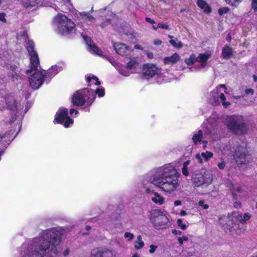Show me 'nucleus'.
I'll use <instances>...</instances> for the list:
<instances>
[{
    "label": "nucleus",
    "mask_w": 257,
    "mask_h": 257,
    "mask_svg": "<svg viewBox=\"0 0 257 257\" xmlns=\"http://www.w3.org/2000/svg\"><path fill=\"white\" fill-rule=\"evenodd\" d=\"M62 235L60 228L43 231L32 241L28 257H56L57 246L62 240Z\"/></svg>",
    "instance_id": "1"
},
{
    "label": "nucleus",
    "mask_w": 257,
    "mask_h": 257,
    "mask_svg": "<svg viewBox=\"0 0 257 257\" xmlns=\"http://www.w3.org/2000/svg\"><path fill=\"white\" fill-rule=\"evenodd\" d=\"M180 174L172 164H165L157 168L147 177V180L159 188L165 194H171L180 186Z\"/></svg>",
    "instance_id": "2"
},
{
    "label": "nucleus",
    "mask_w": 257,
    "mask_h": 257,
    "mask_svg": "<svg viewBox=\"0 0 257 257\" xmlns=\"http://www.w3.org/2000/svg\"><path fill=\"white\" fill-rule=\"evenodd\" d=\"M27 49L30 56L31 70H27V73H29L33 70H35L34 74L29 77L30 85L33 89L39 88L46 81L43 72L36 71V69L39 65V60L36 52L34 50V43L29 42L27 45Z\"/></svg>",
    "instance_id": "3"
},
{
    "label": "nucleus",
    "mask_w": 257,
    "mask_h": 257,
    "mask_svg": "<svg viewBox=\"0 0 257 257\" xmlns=\"http://www.w3.org/2000/svg\"><path fill=\"white\" fill-rule=\"evenodd\" d=\"M94 99V90L87 88L79 90L74 93L72 102L74 105L77 106H82L85 103L87 106H89Z\"/></svg>",
    "instance_id": "4"
},
{
    "label": "nucleus",
    "mask_w": 257,
    "mask_h": 257,
    "mask_svg": "<svg viewBox=\"0 0 257 257\" xmlns=\"http://www.w3.org/2000/svg\"><path fill=\"white\" fill-rule=\"evenodd\" d=\"M142 72L143 78L147 80L154 78L159 84L167 81L165 76L162 73L161 68L153 63L145 64L143 66Z\"/></svg>",
    "instance_id": "5"
},
{
    "label": "nucleus",
    "mask_w": 257,
    "mask_h": 257,
    "mask_svg": "<svg viewBox=\"0 0 257 257\" xmlns=\"http://www.w3.org/2000/svg\"><path fill=\"white\" fill-rule=\"evenodd\" d=\"M227 128L233 133L243 134L246 132L247 127L243 122L241 116L232 115L227 116L226 120Z\"/></svg>",
    "instance_id": "6"
},
{
    "label": "nucleus",
    "mask_w": 257,
    "mask_h": 257,
    "mask_svg": "<svg viewBox=\"0 0 257 257\" xmlns=\"http://www.w3.org/2000/svg\"><path fill=\"white\" fill-rule=\"evenodd\" d=\"M54 24L57 31L62 35L68 34L75 26L73 22L62 14H58L55 18Z\"/></svg>",
    "instance_id": "7"
},
{
    "label": "nucleus",
    "mask_w": 257,
    "mask_h": 257,
    "mask_svg": "<svg viewBox=\"0 0 257 257\" xmlns=\"http://www.w3.org/2000/svg\"><path fill=\"white\" fill-rule=\"evenodd\" d=\"M223 88L225 89L224 92L226 93V87L224 84H221L217 86L214 89L211 91L208 96V101L213 106H218L220 104L219 99H220L222 104L224 107L227 108L230 103L229 101L225 100L226 97L223 93L220 92V89Z\"/></svg>",
    "instance_id": "8"
},
{
    "label": "nucleus",
    "mask_w": 257,
    "mask_h": 257,
    "mask_svg": "<svg viewBox=\"0 0 257 257\" xmlns=\"http://www.w3.org/2000/svg\"><path fill=\"white\" fill-rule=\"evenodd\" d=\"M150 220L158 229L165 228L169 222V219L164 212L161 210L156 209L151 211Z\"/></svg>",
    "instance_id": "9"
},
{
    "label": "nucleus",
    "mask_w": 257,
    "mask_h": 257,
    "mask_svg": "<svg viewBox=\"0 0 257 257\" xmlns=\"http://www.w3.org/2000/svg\"><path fill=\"white\" fill-rule=\"evenodd\" d=\"M251 215L249 212L245 213L242 216L237 212H233L228 213L227 216V222L226 223L229 229H235V223L234 219L239 221L241 224H245L247 221L251 218Z\"/></svg>",
    "instance_id": "10"
},
{
    "label": "nucleus",
    "mask_w": 257,
    "mask_h": 257,
    "mask_svg": "<svg viewBox=\"0 0 257 257\" xmlns=\"http://www.w3.org/2000/svg\"><path fill=\"white\" fill-rule=\"evenodd\" d=\"M212 175L210 171L203 169L199 173L194 174L193 183L196 187L203 185H208L212 183Z\"/></svg>",
    "instance_id": "11"
},
{
    "label": "nucleus",
    "mask_w": 257,
    "mask_h": 257,
    "mask_svg": "<svg viewBox=\"0 0 257 257\" xmlns=\"http://www.w3.org/2000/svg\"><path fill=\"white\" fill-rule=\"evenodd\" d=\"M55 120L59 123L64 122V126L65 127H69L70 125L73 123V119L68 116V109L64 107H61L58 110Z\"/></svg>",
    "instance_id": "12"
},
{
    "label": "nucleus",
    "mask_w": 257,
    "mask_h": 257,
    "mask_svg": "<svg viewBox=\"0 0 257 257\" xmlns=\"http://www.w3.org/2000/svg\"><path fill=\"white\" fill-rule=\"evenodd\" d=\"M115 52L119 55L126 56H131L133 50L123 43H116L113 44Z\"/></svg>",
    "instance_id": "13"
},
{
    "label": "nucleus",
    "mask_w": 257,
    "mask_h": 257,
    "mask_svg": "<svg viewBox=\"0 0 257 257\" xmlns=\"http://www.w3.org/2000/svg\"><path fill=\"white\" fill-rule=\"evenodd\" d=\"M246 152V149L243 147H238L236 149L234 157L237 162L241 164L248 162Z\"/></svg>",
    "instance_id": "14"
},
{
    "label": "nucleus",
    "mask_w": 257,
    "mask_h": 257,
    "mask_svg": "<svg viewBox=\"0 0 257 257\" xmlns=\"http://www.w3.org/2000/svg\"><path fill=\"white\" fill-rule=\"evenodd\" d=\"M112 252L111 250L102 247L95 248L91 252L90 257H112Z\"/></svg>",
    "instance_id": "15"
},
{
    "label": "nucleus",
    "mask_w": 257,
    "mask_h": 257,
    "mask_svg": "<svg viewBox=\"0 0 257 257\" xmlns=\"http://www.w3.org/2000/svg\"><path fill=\"white\" fill-rule=\"evenodd\" d=\"M213 157V153L210 151H205L201 154H196L195 157L200 164L208 162Z\"/></svg>",
    "instance_id": "16"
},
{
    "label": "nucleus",
    "mask_w": 257,
    "mask_h": 257,
    "mask_svg": "<svg viewBox=\"0 0 257 257\" xmlns=\"http://www.w3.org/2000/svg\"><path fill=\"white\" fill-rule=\"evenodd\" d=\"M62 70V67L57 65L52 66L47 71H45L44 76L46 81H49L54 76Z\"/></svg>",
    "instance_id": "17"
},
{
    "label": "nucleus",
    "mask_w": 257,
    "mask_h": 257,
    "mask_svg": "<svg viewBox=\"0 0 257 257\" xmlns=\"http://www.w3.org/2000/svg\"><path fill=\"white\" fill-rule=\"evenodd\" d=\"M212 55L210 51H207L204 53H200L197 57L198 62L200 64L202 68L205 67L207 65V62Z\"/></svg>",
    "instance_id": "18"
},
{
    "label": "nucleus",
    "mask_w": 257,
    "mask_h": 257,
    "mask_svg": "<svg viewBox=\"0 0 257 257\" xmlns=\"http://www.w3.org/2000/svg\"><path fill=\"white\" fill-rule=\"evenodd\" d=\"M83 38L85 40L87 45L89 47V51L97 54L98 55H101V51L99 50L98 48L93 43L91 39L88 37L83 36Z\"/></svg>",
    "instance_id": "19"
},
{
    "label": "nucleus",
    "mask_w": 257,
    "mask_h": 257,
    "mask_svg": "<svg viewBox=\"0 0 257 257\" xmlns=\"http://www.w3.org/2000/svg\"><path fill=\"white\" fill-rule=\"evenodd\" d=\"M180 59V56L177 53H175L171 56L166 57L164 58L163 62L165 65H174Z\"/></svg>",
    "instance_id": "20"
},
{
    "label": "nucleus",
    "mask_w": 257,
    "mask_h": 257,
    "mask_svg": "<svg viewBox=\"0 0 257 257\" xmlns=\"http://www.w3.org/2000/svg\"><path fill=\"white\" fill-rule=\"evenodd\" d=\"M150 198L153 202L158 205L163 204L165 200L164 197L157 192Z\"/></svg>",
    "instance_id": "21"
},
{
    "label": "nucleus",
    "mask_w": 257,
    "mask_h": 257,
    "mask_svg": "<svg viewBox=\"0 0 257 257\" xmlns=\"http://www.w3.org/2000/svg\"><path fill=\"white\" fill-rule=\"evenodd\" d=\"M197 6L206 14L211 13L210 7L204 0H197Z\"/></svg>",
    "instance_id": "22"
},
{
    "label": "nucleus",
    "mask_w": 257,
    "mask_h": 257,
    "mask_svg": "<svg viewBox=\"0 0 257 257\" xmlns=\"http://www.w3.org/2000/svg\"><path fill=\"white\" fill-rule=\"evenodd\" d=\"M222 55L223 58L229 59L232 55V48L228 46H225L222 49Z\"/></svg>",
    "instance_id": "23"
},
{
    "label": "nucleus",
    "mask_w": 257,
    "mask_h": 257,
    "mask_svg": "<svg viewBox=\"0 0 257 257\" xmlns=\"http://www.w3.org/2000/svg\"><path fill=\"white\" fill-rule=\"evenodd\" d=\"M203 138V133L202 131L199 130L195 133L192 137V141L195 145H197L201 142Z\"/></svg>",
    "instance_id": "24"
},
{
    "label": "nucleus",
    "mask_w": 257,
    "mask_h": 257,
    "mask_svg": "<svg viewBox=\"0 0 257 257\" xmlns=\"http://www.w3.org/2000/svg\"><path fill=\"white\" fill-rule=\"evenodd\" d=\"M144 242L142 240V237L141 235L137 236V239L134 242V247L136 249H140L144 247Z\"/></svg>",
    "instance_id": "25"
},
{
    "label": "nucleus",
    "mask_w": 257,
    "mask_h": 257,
    "mask_svg": "<svg viewBox=\"0 0 257 257\" xmlns=\"http://www.w3.org/2000/svg\"><path fill=\"white\" fill-rule=\"evenodd\" d=\"M82 19L85 21H88L90 23H94L95 21V19L90 15L89 13L83 12L80 14Z\"/></svg>",
    "instance_id": "26"
},
{
    "label": "nucleus",
    "mask_w": 257,
    "mask_h": 257,
    "mask_svg": "<svg viewBox=\"0 0 257 257\" xmlns=\"http://www.w3.org/2000/svg\"><path fill=\"white\" fill-rule=\"evenodd\" d=\"M198 62L197 57L195 54H191L188 58L185 59V62L187 65H192Z\"/></svg>",
    "instance_id": "27"
},
{
    "label": "nucleus",
    "mask_w": 257,
    "mask_h": 257,
    "mask_svg": "<svg viewBox=\"0 0 257 257\" xmlns=\"http://www.w3.org/2000/svg\"><path fill=\"white\" fill-rule=\"evenodd\" d=\"M7 106L11 109H13L16 107V102L13 96L8 98L6 100Z\"/></svg>",
    "instance_id": "28"
},
{
    "label": "nucleus",
    "mask_w": 257,
    "mask_h": 257,
    "mask_svg": "<svg viewBox=\"0 0 257 257\" xmlns=\"http://www.w3.org/2000/svg\"><path fill=\"white\" fill-rule=\"evenodd\" d=\"M22 2L25 7H33L38 4L37 0H22Z\"/></svg>",
    "instance_id": "29"
},
{
    "label": "nucleus",
    "mask_w": 257,
    "mask_h": 257,
    "mask_svg": "<svg viewBox=\"0 0 257 257\" xmlns=\"http://www.w3.org/2000/svg\"><path fill=\"white\" fill-rule=\"evenodd\" d=\"M138 65V62L135 59H132L130 62L127 63L126 67L127 69L132 70L137 68Z\"/></svg>",
    "instance_id": "30"
},
{
    "label": "nucleus",
    "mask_w": 257,
    "mask_h": 257,
    "mask_svg": "<svg viewBox=\"0 0 257 257\" xmlns=\"http://www.w3.org/2000/svg\"><path fill=\"white\" fill-rule=\"evenodd\" d=\"M232 195L235 199H237L236 193L241 192L242 190V188L239 186H233L231 189Z\"/></svg>",
    "instance_id": "31"
},
{
    "label": "nucleus",
    "mask_w": 257,
    "mask_h": 257,
    "mask_svg": "<svg viewBox=\"0 0 257 257\" xmlns=\"http://www.w3.org/2000/svg\"><path fill=\"white\" fill-rule=\"evenodd\" d=\"M190 161L189 160H187L185 161L183 164L182 167V173L185 176H187L189 175V171L188 170V166L189 165Z\"/></svg>",
    "instance_id": "32"
},
{
    "label": "nucleus",
    "mask_w": 257,
    "mask_h": 257,
    "mask_svg": "<svg viewBox=\"0 0 257 257\" xmlns=\"http://www.w3.org/2000/svg\"><path fill=\"white\" fill-rule=\"evenodd\" d=\"M118 70L119 73L124 76H128L131 73V70L130 69H127V67H123L122 68H119L117 69Z\"/></svg>",
    "instance_id": "33"
},
{
    "label": "nucleus",
    "mask_w": 257,
    "mask_h": 257,
    "mask_svg": "<svg viewBox=\"0 0 257 257\" xmlns=\"http://www.w3.org/2000/svg\"><path fill=\"white\" fill-rule=\"evenodd\" d=\"M170 43L174 47L177 48H181L183 47V43L177 40L171 39Z\"/></svg>",
    "instance_id": "34"
},
{
    "label": "nucleus",
    "mask_w": 257,
    "mask_h": 257,
    "mask_svg": "<svg viewBox=\"0 0 257 257\" xmlns=\"http://www.w3.org/2000/svg\"><path fill=\"white\" fill-rule=\"evenodd\" d=\"M94 80V84L95 85H99L100 84V82L98 80V78L95 76H92V77L90 76H87L86 77V81L88 82H90L91 80Z\"/></svg>",
    "instance_id": "35"
},
{
    "label": "nucleus",
    "mask_w": 257,
    "mask_h": 257,
    "mask_svg": "<svg viewBox=\"0 0 257 257\" xmlns=\"http://www.w3.org/2000/svg\"><path fill=\"white\" fill-rule=\"evenodd\" d=\"M124 237L127 241H131L134 239V235L131 232H126L124 234Z\"/></svg>",
    "instance_id": "36"
},
{
    "label": "nucleus",
    "mask_w": 257,
    "mask_h": 257,
    "mask_svg": "<svg viewBox=\"0 0 257 257\" xmlns=\"http://www.w3.org/2000/svg\"><path fill=\"white\" fill-rule=\"evenodd\" d=\"M241 1V0H225L227 4L234 7H236Z\"/></svg>",
    "instance_id": "37"
},
{
    "label": "nucleus",
    "mask_w": 257,
    "mask_h": 257,
    "mask_svg": "<svg viewBox=\"0 0 257 257\" xmlns=\"http://www.w3.org/2000/svg\"><path fill=\"white\" fill-rule=\"evenodd\" d=\"M177 223L178 225L180 227L181 229L183 230H185L187 226L183 222V220L182 219H178L177 220Z\"/></svg>",
    "instance_id": "38"
},
{
    "label": "nucleus",
    "mask_w": 257,
    "mask_h": 257,
    "mask_svg": "<svg viewBox=\"0 0 257 257\" xmlns=\"http://www.w3.org/2000/svg\"><path fill=\"white\" fill-rule=\"evenodd\" d=\"M229 11V9L228 7H223L220 8L218 11V14L220 16H222L224 14H226Z\"/></svg>",
    "instance_id": "39"
},
{
    "label": "nucleus",
    "mask_w": 257,
    "mask_h": 257,
    "mask_svg": "<svg viewBox=\"0 0 257 257\" xmlns=\"http://www.w3.org/2000/svg\"><path fill=\"white\" fill-rule=\"evenodd\" d=\"M145 193L149 196H153L154 193H155L156 192H155L154 190L152 189L151 188L148 187H145Z\"/></svg>",
    "instance_id": "40"
},
{
    "label": "nucleus",
    "mask_w": 257,
    "mask_h": 257,
    "mask_svg": "<svg viewBox=\"0 0 257 257\" xmlns=\"http://www.w3.org/2000/svg\"><path fill=\"white\" fill-rule=\"evenodd\" d=\"M95 95L97 94L99 97H102L104 95V89L103 88H97L95 91H94Z\"/></svg>",
    "instance_id": "41"
},
{
    "label": "nucleus",
    "mask_w": 257,
    "mask_h": 257,
    "mask_svg": "<svg viewBox=\"0 0 257 257\" xmlns=\"http://www.w3.org/2000/svg\"><path fill=\"white\" fill-rule=\"evenodd\" d=\"M198 205L204 209H207L209 208V205L205 204L204 200L199 201L198 202Z\"/></svg>",
    "instance_id": "42"
},
{
    "label": "nucleus",
    "mask_w": 257,
    "mask_h": 257,
    "mask_svg": "<svg viewBox=\"0 0 257 257\" xmlns=\"http://www.w3.org/2000/svg\"><path fill=\"white\" fill-rule=\"evenodd\" d=\"M188 238L186 236H182L178 238V242L180 245H182L184 241H188Z\"/></svg>",
    "instance_id": "43"
},
{
    "label": "nucleus",
    "mask_w": 257,
    "mask_h": 257,
    "mask_svg": "<svg viewBox=\"0 0 257 257\" xmlns=\"http://www.w3.org/2000/svg\"><path fill=\"white\" fill-rule=\"evenodd\" d=\"M158 246L151 244L150 245V249H149V252L150 253H153L155 252L156 249L157 248Z\"/></svg>",
    "instance_id": "44"
},
{
    "label": "nucleus",
    "mask_w": 257,
    "mask_h": 257,
    "mask_svg": "<svg viewBox=\"0 0 257 257\" xmlns=\"http://www.w3.org/2000/svg\"><path fill=\"white\" fill-rule=\"evenodd\" d=\"M158 28L168 30L169 29V26L165 24L160 23L158 24Z\"/></svg>",
    "instance_id": "45"
},
{
    "label": "nucleus",
    "mask_w": 257,
    "mask_h": 257,
    "mask_svg": "<svg viewBox=\"0 0 257 257\" xmlns=\"http://www.w3.org/2000/svg\"><path fill=\"white\" fill-rule=\"evenodd\" d=\"M6 14L4 13H0V21L3 23H6L7 20L6 19Z\"/></svg>",
    "instance_id": "46"
},
{
    "label": "nucleus",
    "mask_w": 257,
    "mask_h": 257,
    "mask_svg": "<svg viewBox=\"0 0 257 257\" xmlns=\"http://www.w3.org/2000/svg\"><path fill=\"white\" fill-rule=\"evenodd\" d=\"M251 7L254 11L257 12V0H252Z\"/></svg>",
    "instance_id": "47"
},
{
    "label": "nucleus",
    "mask_w": 257,
    "mask_h": 257,
    "mask_svg": "<svg viewBox=\"0 0 257 257\" xmlns=\"http://www.w3.org/2000/svg\"><path fill=\"white\" fill-rule=\"evenodd\" d=\"M109 61L117 69L119 68V66L118 65L116 61L112 59H109Z\"/></svg>",
    "instance_id": "48"
},
{
    "label": "nucleus",
    "mask_w": 257,
    "mask_h": 257,
    "mask_svg": "<svg viewBox=\"0 0 257 257\" xmlns=\"http://www.w3.org/2000/svg\"><path fill=\"white\" fill-rule=\"evenodd\" d=\"M217 166L220 169H223L225 166V163L224 161H222L217 164Z\"/></svg>",
    "instance_id": "49"
},
{
    "label": "nucleus",
    "mask_w": 257,
    "mask_h": 257,
    "mask_svg": "<svg viewBox=\"0 0 257 257\" xmlns=\"http://www.w3.org/2000/svg\"><path fill=\"white\" fill-rule=\"evenodd\" d=\"M245 93L246 94L253 95V93H254V90L252 89H251V88L246 89L245 90Z\"/></svg>",
    "instance_id": "50"
},
{
    "label": "nucleus",
    "mask_w": 257,
    "mask_h": 257,
    "mask_svg": "<svg viewBox=\"0 0 257 257\" xmlns=\"http://www.w3.org/2000/svg\"><path fill=\"white\" fill-rule=\"evenodd\" d=\"M153 43L155 45L158 46L162 44V41L159 39H156L154 41Z\"/></svg>",
    "instance_id": "51"
},
{
    "label": "nucleus",
    "mask_w": 257,
    "mask_h": 257,
    "mask_svg": "<svg viewBox=\"0 0 257 257\" xmlns=\"http://www.w3.org/2000/svg\"><path fill=\"white\" fill-rule=\"evenodd\" d=\"M146 55L147 56V57L149 59H152L154 57V54L152 52H146Z\"/></svg>",
    "instance_id": "52"
},
{
    "label": "nucleus",
    "mask_w": 257,
    "mask_h": 257,
    "mask_svg": "<svg viewBox=\"0 0 257 257\" xmlns=\"http://www.w3.org/2000/svg\"><path fill=\"white\" fill-rule=\"evenodd\" d=\"M172 232L173 233H174V234L175 235H181V234H182V232L181 231H179V230H177L176 229H174L172 230Z\"/></svg>",
    "instance_id": "53"
},
{
    "label": "nucleus",
    "mask_w": 257,
    "mask_h": 257,
    "mask_svg": "<svg viewBox=\"0 0 257 257\" xmlns=\"http://www.w3.org/2000/svg\"><path fill=\"white\" fill-rule=\"evenodd\" d=\"M241 206V204L240 202L236 201L234 203V207L235 208H239Z\"/></svg>",
    "instance_id": "54"
},
{
    "label": "nucleus",
    "mask_w": 257,
    "mask_h": 257,
    "mask_svg": "<svg viewBox=\"0 0 257 257\" xmlns=\"http://www.w3.org/2000/svg\"><path fill=\"white\" fill-rule=\"evenodd\" d=\"M145 20L147 22H149V23H150L151 24H154V23H155V21L154 20H152L150 18H148V17L146 18Z\"/></svg>",
    "instance_id": "55"
},
{
    "label": "nucleus",
    "mask_w": 257,
    "mask_h": 257,
    "mask_svg": "<svg viewBox=\"0 0 257 257\" xmlns=\"http://www.w3.org/2000/svg\"><path fill=\"white\" fill-rule=\"evenodd\" d=\"M174 203L175 206H177L181 205L182 204V202L180 200H178L175 201Z\"/></svg>",
    "instance_id": "56"
},
{
    "label": "nucleus",
    "mask_w": 257,
    "mask_h": 257,
    "mask_svg": "<svg viewBox=\"0 0 257 257\" xmlns=\"http://www.w3.org/2000/svg\"><path fill=\"white\" fill-rule=\"evenodd\" d=\"M70 113L71 114H72L73 113H75V114H77V113H78V111L75 110L73 108H72L70 110Z\"/></svg>",
    "instance_id": "57"
},
{
    "label": "nucleus",
    "mask_w": 257,
    "mask_h": 257,
    "mask_svg": "<svg viewBox=\"0 0 257 257\" xmlns=\"http://www.w3.org/2000/svg\"><path fill=\"white\" fill-rule=\"evenodd\" d=\"M69 252H70L69 249H68V248H67L66 249H65V250L64 251V252H63V255H64V256H66V255H68V254H69Z\"/></svg>",
    "instance_id": "58"
},
{
    "label": "nucleus",
    "mask_w": 257,
    "mask_h": 257,
    "mask_svg": "<svg viewBox=\"0 0 257 257\" xmlns=\"http://www.w3.org/2000/svg\"><path fill=\"white\" fill-rule=\"evenodd\" d=\"M109 23H110V20L107 19L105 23H102L101 24V26L102 28H103L105 26V25H106L105 24H109Z\"/></svg>",
    "instance_id": "59"
},
{
    "label": "nucleus",
    "mask_w": 257,
    "mask_h": 257,
    "mask_svg": "<svg viewBox=\"0 0 257 257\" xmlns=\"http://www.w3.org/2000/svg\"><path fill=\"white\" fill-rule=\"evenodd\" d=\"M187 212L185 210H181L180 212V215L182 216H184L186 215H187Z\"/></svg>",
    "instance_id": "60"
},
{
    "label": "nucleus",
    "mask_w": 257,
    "mask_h": 257,
    "mask_svg": "<svg viewBox=\"0 0 257 257\" xmlns=\"http://www.w3.org/2000/svg\"><path fill=\"white\" fill-rule=\"evenodd\" d=\"M135 48L136 49H139V50H143V48L140 45H136L135 46Z\"/></svg>",
    "instance_id": "61"
},
{
    "label": "nucleus",
    "mask_w": 257,
    "mask_h": 257,
    "mask_svg": "<svg viewBox=\"0 0 257 257\" xmlns=\"http://www.w3.org/2000/svg\"><path fill=\"white\" fill-rule=\"evenodd\" d=\"M203 143V148L204 149H205L206 148H207V142L206 141H204L202 142Z\"/></svg>",
    "instance_id": "62"
},
{
    "label": "nucleus",
    "mask_w": 257,
    "mask_h": 257,
    "mask_svg": "<svg viewBox=\"0 0 257 257\" xmlns=\"http://www.w3.org/2000/svg\"><path fill=\"white\" fill-rule=\"evenodd\" d=\"M231 37L229 35H228L227 36L226 38V39L227 41H229L231 40Z\"/></svg>",
    "instance_id": "63"
},
{
    "label": "nucleus",
    "mask_w": 257,
    "mask_h": 257,
    "mask_svg": "<svg viewBox=\"0 0 257 257\" xmlns=\"http://www.w3.org/2000/svg\"><path fill=\"white\" fill-rule=\"evenodd\" d=\"M253 78L254 81L257 82V75H253Z\"/></svg>",
    "instance_id": "64"
}]
</instances>
